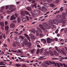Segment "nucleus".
<instances>
[{
	"label": "nucleus",
	"mask_w": 67,
	"mask_h": 67,
	"mask_svg": "<svg viewBox=\"0 0 67 67\" xmlns=\"http://www.w3.org/2000/svg\"><path fill=\"white\" fill-rule=\"evenodd\" d=\"M42 25L41 24H40L39 26L41 27L42 30L43 31V32L44 33H46L47 31L46 29H50V27H49L48 25V24L46 23H42Z\"/></svg>",
	"instance_id": "f257e3e1"
},
{
	"label": "nucleus",
	"mask_w": 67,
	"mask_h": 67,
	"mask_svg": "<svg viewBox=\"0 0 67 67\" xmlns=\"http://www.w3.org/2000/svg\"><path fill=\"white\" fill-rule=\"evenodd\" d=\"M50 23H51V24L52 23V24L58 25L59 24V21H58V20L56 19H54L53 20H50L49 21V24H50Z\"/></svg>",
	"instance_id": "f03ea898"
},
{
	"label": "nucleus",
	"mask_w": 67,
	"mask_h": 67,
	"mask_svg": "<svg viewBox=\"0 0 67 67\" xmlns=\"http://www.w3.org/2000/svg\"><path fill=\"white\" fill-rule=\"evenodd\" d=\"M15 39L16 40V44L18 46H20V44L19 43L21 42V38H18V37H15Z\"/></svg>",
	"instance_id": "7ed1b4c3"
},
{
	"label": "nucleus",
	"mask_w": 67,
	"mask_h": 67,
	"mask_svg": "<svg viewBox=\"0 0 67 67\" xmlns=\"http://www.w3.org/2000/svg\"><path fill=\"white\" fill-rule=\"evenodd\" d=\"M38 9H40L41 11H42V12H45V11H47V8L43 6L41 8H39Z\"/></svg>",
	"instance_id": "20e7f679"
},
{
	"label": "nucleus",
	"mask_w": 67,
	"mask_h": 67,
	"mask_svg": "<svg viewBox=\"0 0 67 67\" xmlns=\"http://www.w3.org/2000/svg\"><path fill=\"white\" fill-rule=\"evenodd\" d=\"M66 13H63L62 14V15L60 16V17L61 18H62V19H66V18H65V17H66Z\"/></svg>",
	"instance_id": "39448f33"
},
{
	"label": "nucleus",
	"mask_w": 67,
	"mask_h": 67,
	"mask_svg": "<svg viewBox=\"0 0 67 67\" xmlns=\"http://www.w3.org/2000/svg\"><path fill=\"white\" fill-rule=\"evenodd\" d=\"M59 23H63L64 24V23H66V21L65 20H64L63 19H61L59 20Z\"/></svg>",
	"instance_id": "423d86ee"
},
{
	"label": "nucleus",
	"mask_w": 67,
	"mask_h": 67,
	"mask_svg": "<svg viewBox=\"0 0 67 67\" xmlns=\"http://www.w3.org/2000/svg\"><path fill=\"white\" fill-rule=\"evenodd\" d=\"M59 52H60V53L61 54H62L63 55H64L65 56L66 55V53L64 51H63V50H59Z\"/></svg>",
	"instance_id": "0eeeda50"
},
{
	"label": "nucleus",
	"mask_w": 67,
	"mask_h": 67,
	"mask_svg": "<svg viewBox=\"0 0 67 67\" xmlns=\"http://www.w3.org/2000/svg\"><path fill=\"white\" fill-rule=\"evenodd\" d=\"M34 13L35 15H38L39 14V11L37 10H34Z\"/></svg>",
	"instance_id": "6e6552de"
},
{
	"label": "nucleus",
	"mask_w": 67,
	"mask_h": 67,
	"mask_svg": "<svg viewBox=\"0 0 67 67\" xmlns=\"http://www.w3.org/2000/svg\"><path fill=\"white\" fill-rule=\"evenodd\" d=\"M47 43H49L52 42V39H50L49 38H48L47 39Z\"/></svg>",
	"instance_id": "1a4fd4ad"
},
{
	"label": "nucleus",
	"mask_w": 67,
	"mask_h": 67,
	"mask_svg": "<svg viewBox=\"0 0 67 67\" xmlns=\"http://www.w3.org/2000/svg\"><path fill=\"white\" fill-rule=\"evenodd\" d=\"M16 18L14 16V15H12L10 17V20L11 21L12 20H15Z\"/></svg>",
	"instance_id": "9d476101"
},
{
	"label": "nucleus",
	"mask_w": 67,
	"mask_h": 67,
	"mask_svg": "<svg viewBox=\"0 0 67 67\" xmlns=\"http://www.w3.org/2000/svg\"><path fill=\"white\" fill-rule=\"evenodd\" d=\"M15 10H16V9L15 8H14L13 9V10H7V13H8V14H10V12H12L13 11H15Z\"/></svg>",
	"instance_id": "9b49d317"
},
{
	"label": "nucleus",
	"mask_w": 67,
	"mask_h": 67,
	"mask_svg": "<svg viewBox=\"0 0 67 67\" xmlns=\"http://www.w3.org/2000/svg\"><path fill=\"white\" fill-rule=\"evenodd\" d=\"M15 26V25L13 23H12L10 25V28H14Z\"/></svg>",
	"instance_id": "f8f14e48"
},
{
	"label": "nucleus",
	"mask_w": 67,
	"mask_h": 67,
	"mask_svg": "<svg viewBox=\"0 0 67 67\" xmlns=\"http://www.w3.org/2000/svg\"><path fill=\"white\" fill-rule=\"evenodd\" d=\"M24 35L28 39V40H29V41L30 42L31 41V40H30V38L29 37V36H28V35L26 34H24Z\"/></svg>",
	"instance_id": "ddd939ff"
},
{
	"label": "nucleus",
	"mask_w": 67,
	"mask_h": 67,
	"mask_svg": "<svg viewBox=\"0 0 67 67\" xmlns=\"http://www.w3.org/2000/svg\"><path fill=\"white\" fill-rule=\"evenodd\" d=\"M49 4L47 3H44V5L46 7V8H48L49 7Z\"/></svg>",
	"instance_id": "4468645a"
},
{
	"label": "nucleus",
	"mask_w": 67,
	"mask_h": 67,
	"mask_svg": "<svg viewBox=\"0 0 67 67\" xmlns=\"http://www.w3.org/2000/svg\"><path fill=\"white\" fill-rule=\"evenodd\" d=\"M22 19V18L21 17H18L17 19V21L18 23H20L21 21V20Z\"/></svg>",
	"instance_id": "2eb2a0df"
},
{
	"label": "nucleus",
	"mask_w": 67,
	"mask_h": 67,
	"mask_svg": "<svg viewBox=\"0 0 67 67\" xmlns=\"http://www.w3.org/2000/svg\"><path fill=\"white\" fill-rule=\"evenodd\" d=\"M44 67H47V65L46 64V63L41 64Z\"/></svg>",
	"instance_id": "dca6fc26"
},
{
	"label": "nucleus",
	"mask_w": 67,
	"mask_h": 67,
	"mask_svg": "<svg viewBox=\"0 0 67 67\" xmlns=\"http://www.w3.org/2000/svg\"><path fill=\"white\" fill-rule=\"evenodd\" d=\"M48 24L51 27V28H52V29H54V27H55V26H54V25H52L53 24V23H52L51 24V23H50V24H49V23Z\"/></svg>",
	"instance_id": "f3484780"
},
{
	"label": "nucleus",
	"mask_w": 67,
	"mask_h": 67,
	"mask_svg": "<svg viewBox=\"0 0 67 67\" xmlns=\"http://www.w3.org/2000/svg\"><path fill=\"white\" fill-rule=\"evenodd\" d=\"M49 54L50 53V55L51 56H54V54H53V52L52 51L50 50L49 51Z\"/></svg>",
	"instance_id": "a211bd4d"
},
{
	"label": "nucleus",
	"mask_w": 67,
	"mask_h": 67,
	"mask_svg": "<svg viewBox=\"0 0 67 67\" xmlns=\"http://www.w3.org/2000/svg\"><path fill=\"white\" fill-rule=\"evenodd\" d=\"M29 35H30V36H31V38L32 41H34L35 40V37H34V36H32V34H29Z\"/></svg>",
	"instance_id": "6ab92c4d"
},
{
	"label": "nucleus",
	"mask_w": 67,
	"mask_h": 67,
	"mask_svg": "<svg viewBox=\"0 0 67 67\" xmlns=\"http://www.w3.org/2000/svg\"><path fill=\"white\" fill-rule=\"evenodd\" d=\"M0 25L2 26V27H4V22H0Z\"/></svg>",
	"instance_id": "aec40b11"
},
{
	"label": "nucleus",
	"mask_w": 67,
	"mask_h": 67,
	"mask_svg": "<svg viewBox=\"0 0 67 67\" xmlns=\"http://www.w3.org/2000/svg\"><path fill=\"white\" fill-rule=\"evenodd\" d=\"M32 8H34L35 7V8H37V7H36V3H35L34 5H32L31 6Z\"/></svg>",
	"instance_id": "412c9836"
},
{
	"label": "nucleus",
	"mask_w": 67,
	"mask_h": 67,
	"mask_svg": "<svg viewBox=\"0 0 67 67\" xmlns=\"http://www.w3.org/2000/svg\"><path fill=\"white\" fill-rule=\"evenodd\" d=\"M20 14L22 16L25 15H24V11H21L20 12Z\"/></svg>",
	"instance_id": "4be33fe9"
},
{
	"label": "nucleus",
	"mask_w": 67,
	"mask_h": 67,
	"mask_svg": "<svg viewBox=\"0 0 67 67\" xmlns=\"http://www.w3.org/2000/svg\"><path fill=\"white\" fill-rule=\"evenodd\" d=\"M54 55H55V56H58V53L56 51H54Z\"/></svg>",
	"instance_id": "5701e85b"
},
{
	"label": "nucleus",
	"mask_w": 67,
	"mask_h": 67,
	"mask_svg": "<svg viewBox=\"0 0 67 67\" xmlns=\"http://www.w3.org/2000/svg\"><path fill=\"white\" fill-rule=\"evenodd\" d=\"M9 27L8 25H7L5 26V30H9Z\"/></svg>",
	"instance_id": "b1692460"
},
{
	"label": "nucleus",
	"mask_w": 67,
	"mask_h": 67,
	"mask_svg": "<svg viewBox=\"0 0 67 67\" xmlns=\"http://www.w3.org/2000/svg\"><path fill=\"white\" fill-rule=\"evenodd\" d=\"M25 13L27 15H28L29 16H31V14L29 13L26 11H25Z\"/></svg>",
	"instance_id": "393cba45"
},
{
	"label": "nucleus",
	"mask_w": 67,
	"mask_h": 67,
	"mask_svg": "<svg viewBox=\"0 0 67 67\" xmlns=\"http://www.w3.org/2000/svg\"><path fill=\"white\" fill-rule=\"evenodd\" d=\"M41 41L43 43H46V40L44 39H41Z\"/></svg>",
	"instance_id": "a878e982"
},
{
	"label": "nucleus",
	"mask_w": 67,
	"mask_h": 67,
	"mask_svg": "<svg viewBox=\"0 0 67 67\" xmlns=\"http://www.w3.org/2000/svg\"><path fill=\"white\" fill-rule=\"evenodd\" d=\"M26 9L27 10H28V11H30V10H31V9H32L30 7H27L26 8Z\"/></svg>",
	"instance_id": "bb28decb"
},
{
	"label": "nucleus",
	"mask_w": 67,
	"mask_h": 67,
	"mask_svg": "<svg viewBox=\"0 0 67 67\" xmlns=\"http://www.w3.org/2000/svg\"><path fill=\"white\" fill-rule=\"evenodd\" d=\"M59 0H56L55 1L53 2V3H59Z\"/></svg>",
	"instance_id": "cd10ccee"
},
{
	"label": "nucleus",
	"mask_w": 67,
	"mask_h": 67,
	"mask_svg": "<svg viewBox=\"0 0 67 67\" xmlns=\"http://www.w3.org/2000/svg\"><path fill=\"white\" fill-rule=\"evenodd\" d=\"M55 66H57H57H58V67H60V63H55Z\"/></svg>",
	"instance_id": "c85d7f7f"
},
{
	"label": "nucleus",
	"mask_w": 67,
	"mask_h": 67,
	"mask_svg": "<svg viewBox=\"0 0 67 67\" xmlns=\"http://www.w3.org/2000/svg\"><path fill=\"white\" fill-rule=\"evenodd\" d=\"M31 31H32V33H33V34H35V29H31Z\"/></svg>",
	"instance_id": "c756f323"
},
{
	"label": "nucleus",
	"mask_w": 67,
	"mask_h": 67,
	"mask_svg": "<svg viewBox=\"0 0 67 67\" xmlns=\"http://www.w3.org/2000/svg\"><path fill=\"white\" fill-rule=\"evenodd\" d=\"M2 34L0 31V39H2Z\"/></svg>",
	"instance_id": "7c9ffc66"
},
{
	"label": "nucleus",
	"mask_w": 67,
	"mask_h": 67,
	"mask_svg": "<svg viewBox=\"0 0 67 67\" xmlns=\"http://www.w3.org/2000/svg\"><path fill=\"white\" fill-rule=\"evenodd\" d=\"M39 36L41 37H43L44 35L42 33H40L39 34Z\"/></svg>",
	"instance_id": "2f4dec72"
},
{
	"label": "nucleus",
	"mask_w": 67,
	"mask_h": 67,
	"mask_svg": "<svg viewBox=\"0 0 67 67\" xmlns=\"http://www.w3.org/2000/svg\"><path fill=\"white\" fill-rule=\"evenodd\" d=\"M43 54L44 55H48V54H49V52H44Z\"/></svg>",
	"instance_id": "473e14b6"
},
{
	"label": "nucleus",
	"mask_w": 67,
	"mask_h": 67,
	"mask_svg": "<svg viewBox=\"0 0 67 67\" xmlns=\"http://www.w3.org/2000/svg\"><path fill=\"white\" fill-rule=\"evenodd\" d=\"M23 21L24 22H25L26 21V19L25 18H23Z\"/></svg>",
	"instance_id": "72a5a7b5"
},
{
	"label": "nucleus",
	"mask_w": 67,
	"mask_h": 67,
	"mask_svg": "<svg viewBox=\"0 0 67 67\" xmlns=\"http://www.w3.org/2000/svg\"><path fill=\"white\" fill-rule=\"evenodd\" d=\"M38 30L39 32L40 33H42V30L40 28H38Z\"/></svg>",
	"instance_id": "f704fd0d"
},
{
	"label": "nucleus",
	"mask_w": 67,
	"mask_h": 67,
	"mask_svg": "<svg viewBox=\"0 0 67 67\" xmlns=\"http://www.w3.org/2000/svg\"><path fill=\"white\" fill-rule=\"evenodd\" d=\"M49 5L51 7H54L55 6V5L53 4H50Z\"/></svg>",
	"instance_id": "c9c22d12"
},
{
	"label": "nucleus",
	"mask_w": 67,
	"mask_h": 67,
	"mask_svg": "<svg viewBox=\"0 0 67 67\" xmlns=\"http://www.w3.org/2000/svg\"><path fill=\"white\" fill-rule=\"evenodd\" d=\"M1 65H5V64L3 63V62H0V66Z\"/></svg>",
	"instance_id": "e433bc0d"
},
{
	"label": "nucleus",
	"mask_w": 67,
	"mask_h": 67,
	"mask_svg": "<svg viewBox=\"0 0 67 67\" xmlns=\"http://www.w3.org/2000/svg\"><path fill=\"white\" fill-rule=\"evenodd\" d=\"M15 65L16 66H17V67H20V66H21V64H15Z\"/></svg>",
	"instance_id": "4c0bfd02"
},
{
	"label": "nucleus",
	"mask_w": 67,
	"mask_h": 67,
	"mask_svg": "<svg viewBox=\"0 0 67 67\" xmlns=\"http://www.w3.org/2000/svg\"><path fill=\"white\" fill-rule=\"evenodd\" d=\"M36 34L37 36H38V35H39V33L38 32V31L36 30Z\"/></svg>",
	"instance_id": "58836bf2"
},
{
	"label": "nucleus",
	"mask_w": 67,
	"mask_h": 67,
	"mask_svg": "<svg viewBox=\"0 0 67 67\" xmlns=\"http://www.w3.org/2000/svg\"><path fill=\"white\" fill-rule=\"evenodd\" d=\"M49 63L50 64H55V63L54 62H52L51 61H49Z\"/></svg>",
	"instance_id": "ea45409f"
},
{
	"label": "nucleus",
	"mask_w": 67,
	"mask_h": 67,
	"mask_svg": "<svg viewBox=\"0 0 67 67\" xmlns=\"http://www.w3.org/2000/svg\"><path fill=\"white\" fill-rule=\"evenodd\" d=\"M43 57H41L40 58H38L39 59H40V60H41V59H43Z\"/></svg>",
	"instance_id": "a19ab883"
},
{
	"label": "nucleus",
	"mask_w": 67,
	"mask_h": 67,
	"mask_svg": "<svg viewBox=\"0 0 67 67\" xmlns=\"http://www.w3.org/2000/svg\"><path fill=\"white\" fill-rule=\"evenodd\" d=\"M46 63V64H47V65H50L49 61H47V62Z\"/></svg>",
	"instance_id": "79ce46f5"
},
{
	"label": "nucleus",
	"mask_w": 67,
	"mask_h": 67,
	"mask_svg": "<svg viewBox=\"0 0 67 67\" xmlns=\"http://www.w3.org/2000/svg\"><path fill=\"white\" fill-rule=\"evenodd\" d=\"M13 9V7H12L10 6V7L9 8V10H13V9Z\"/></svg>",
	"instance_id": "37998d69"
},
{
	"label": "nucleus",
	"mask_w": 67,
	"mask_h": 67,
	"mask_svg": "<svg viewBox=\"0 0 67 67\" xmlns=\"http://www.w3.org/2000/svg\"><path fill=\"white\" fill-rule=\"evenodd\" d=\"M64 31L65 33H67V28H65L64 29Z\"/></svg>",
	"instance_id": "c03bdc74"
},
{
	"label": "nucleus",
	"mask_w": 67,
	"mask_h": 67,
	"mask_svg": "<svg viewBox=\"0 0 67 67\" xmlns=\"http://www.w3.org/2000/svg\"><path fill=\"white\" fill-rule=\"evenodd\" d=\"M55 49H56V50H57V51H58V52H59V50L58 51V47H56V46H55Z\"/></svg>",
	"instance_id": "a18cd8bd"
},
{
	"label": "nucleus",
	"mask_w": 67,
	"mask_h": 67,
	"mask_svg": "<svg viewBox=\"0 0 67 67\" xmlns=\"http://www.w3.org/2000/svg\"><path fill=\"white\" fill-rule=\"evenodd\" d=\"M39 52H40V49H37V51L36 53L37 54H38L39 53Z\"/></svg>",
	"instance_id": "49530a36"
},
{
	"label": "nucleus",
	"mask_w": 67,
	"mask_h": 67,
	"mask_svg": "<svg viewBox=\"0 0 67 67\" xmlns=\"http://www.w3.org/2000/svg\"><path fill=\"white\" fill-rule=\"evenodd\" d=\"M63 7H61L60 9V11L61 12H62V11L63 10Z\"/></svg>",
	"instance_id": "de8ad7c7"
},
{
	"label": "nucleus",
	"mask_w": 67,
	"mask_h": 67,
	"mask_svg": "<svg viewBox=\"0 0 67 67\" xmlns=\"http://www.w3.org/2000/svg\"><path fill=\"white\" fill-rule=\"evenodd\" d=\"M57 58H52V60H57V59H58Z\"/></svg>",
	"instance_id": "09e8293b"
},
{
	"label": "nucleus",
	"mask_w": 67,
	"mask_h": 67,
	"mask_svg": "<svg viewBox=\"0 0 67 67\" xmlns=\"http://www.w3.org/2000/svg\"><path fill=\"white\" fill-rule=\"evenodd\" d=\"M14 15L15 16H16V18H17L18 17V16L19 15V14L16 13V14H15Z\"/></svg>",
	"instance_id": "8fccbe9b"
},
{
	"label": "nucleus",
	"mask_w": 67,
	"mask_h": 67,
	"mask_svg": "<svg viewBox=\"0 0 67 67\" xmlns=\"http://www.w3.org/2000/svg\"><path fill=\"white\" fill-rule=\"evenodd\" d=\"M14 33L15 34H16V35H17V34H18L19 33H18V32L16 31H15L14 32Z\"/></svg>",
	"instance_id": "3c124183"
},
{
	"label": "nucleus",
	"mask_w": 67,
	"mask_h": 67,
	"mask_svg": "<svg viewBox=\"0 0 67 67\" xmlns=\"http://www.w3.org/2000/svg\"><path fill=\"white\" fill-rule=\"evenodd\" d=\"M58 31H59L58 29H57L55 31V33H58Z\"/></svg>",
	"instance_id": "603ef678"
},
{
	"label": "nucleus",
	"mask_w": 67,
	"mask_h": 67,
	"mask_svg": "<svg viewBox=\"0 0 67 67\" xmlns=\"http://www.w3.org/2000/svg\"><path fill=\"white\" fill-rule=\"evenodd\" d=\"M12 45L13 46H14V47H15L16 46V45H15V44L14 43H13L12 44Z\"/></svg>",
	"instance_id": "864d4df0"
},
{
	"label": "nucleus",
	"mask_w": 67,
	"mask_h": 67,
	"mask_svg": "<svg viewBox=\"0 0 67 67\" xmlns=\"http://www.w3.org/2000/svg\"><path fill=\"white\" fill-rule=\"evenodd\" d=\"M37 8L38 9H39L38 8H41L40 7V5H38L37 6Z\"/></svg>",
	"instance_id": "5fc2aeb1"
},
{
	"label": "nucleus",
	"mask_w": 67,
	"mask_h": 67,
	"mask_svg": "<svg viewBox=\"0 0 67 67\" xmlns=\"http://www.w3.org/2000/svg\"><path fill=\"white\" fill-rule=\"evenodd\" d=\"M31 43L30 42L28 43V46L30 47V46H31Z\"/></svg>",
	"instance_id": "6e6d98bb"
},
{
	"label": "nucleus",
	"mask_w": 67,
	"mask_h": 67,
	"mask_svg": "<svg viewBox=\"0 0 67 67\" xmlns=\"http://www.w3.org/2000/svg\"><path fill=\"white\" fill-rule=\"evenodd\" d=\"M35 49H33L32 50H31V53H33V52H34V51Z\"/></svg>",
	"instance_id": "4d7b16f0"
},
{
	"label": "nucleus",
	"mask_w": 67,
	"mask_h": 67,
	"mask_svg": "<svg viewBox=\"0 0 67 67\" xmlns=\"http://www.w3.org/2000/svg\"><path fill=\"white\" fill-rule=\"evenodd\" d=\"M5 25H8V22L7 21H6L5 22Z\"/></svg>",
	"instance_id": "13d9d810"
},
{
	"label": "nucleus",
	"mask_w": 67,
	"mask_h": 67,
	"mask_svg": "<svg viewBox=\"0 0 67 67\" xmlns=\"http://www.w3.org/2000/svg\"><path fill=\"white\" fill-rule=\"evenodd\" d=\"M19 37L21 38L22 40H23L24 39V37H23L22 36H19Z\"/></svg>",
	"instance_id": "bf43d9fd"
},
{
	"label": "nucleus",
	"mask_w": 67,
	"mask_h": 67,
	"mask_svg": "<svg viewBox=\"0 0 67 67\" xmlns=\"http://www.w3.org/2000/svg\"><path fill=\"white\" fill-rule=\"evenodd\" d=\"M27 41H25V45H27Z\"/></svg>",
	"instance_id": "052dcab7"
},
{
	"label": "nucleus",
	"mask_w": 67,
	"mask_h": 67,
	"mask_svg": "<svg viewBox=\"0 0 67 67\" xmlns=\"http://www.w3.org/2000/svg\"><path fill=\"white\" fill-rule=\"evenodd\" d=\"M9 6L6 5L5 7V8H6V9H8V8H9Z\"/></svg>",
	"instance_id": "680f3d73"
},
{
	"label": "nucleus",
	"mask_w": 67,
	"mask_h": 67,
	"mask_svg": "<svg viewBox=\"0 0 67 67\" xmlns=\"http://www.w3.org/2000/svg\"><path fill=\"white\" fill-rule=\"evenodd\" d=\"M26 18L27 20L29 21V17L28 16H26Z\"/></svg>",
	"instance_id": "e2e57ef3"
},
{
	"label": "nucleus",
	"mask_w": 67,
	"mask_h": 67,
	"mask_svg": "<svg viewBox=\"0 0 67 67\" xmlns=\"http://www.w3.org/2000/svg\"><path fill=\"white\" fill-rule=\"evenodd\" d=\"M63 65L65 67H67V65H66L65 64L63 63Z\"/></svg>",
	"instance_id": "0e129e2a"
},
{
	"label": "nucleus",
	"mask_w": 67,
	"mask_h": 67,
	"mask_svg": "<svg viewBox=\"0 0 67 67\" xmlns=\"http://www.w3.org/2000/svg\"><path fill=\"white\" fill-rule=\"evenodd\" d=\"M54 39L55 41H58V39L57 38H55Z\"/></svg>",
	"instance_id": "69168bd1"
},
{
	"label": "nucleus",
	"mask_w": 67,
	"mask_h": 67,
	"mask_svg": "<svg viewBox=\"0 0 67 67\" xmlns=\"http://www.w3.org/2000/svg\"><path fill=\"white\" fill-rule=\"evenodd\" d=\"M22 67H26V66L25 65L23 64L22 66Z\"/></svg>",
	"instance_id": "338daca9"
},
{
	"label": "nucleus",
	"mask_w": 67,
	"mask_h": 67,
	"mask_svg": "<svg viewBox=\"0 0 67 67\" xmlns=\"http://www.w3.org/2000/svg\"><path fill=\"white\" fill-rule=\"evenodd\" d=\"M1 9L2 10H4V7H1Z\"/></svg>",
	"instance_id": "774afa93"
}]
</instances>
